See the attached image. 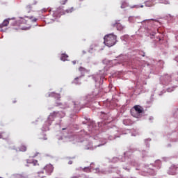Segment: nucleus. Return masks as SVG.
I'll use <instances>...</instances> for the list:
<instances>
[{
  "label": "nucleus",
  "mask_w": 178,
  "mask_h": 178,
  "mask_svg": "<svg viewBox=\"0 0 178 178\" xmlns=\"http://www.w3.org/2000/svg\"><path fill=\"white\" fill-rule=\"evenodd\" d=\"M116 35H115L113 33H110L108 35H106L104 38V43L107 47H113L115 44H116Z\"/></svg>",
  "instance_id": "1"
},
{
  "label": "nucleus",
  "mask_w": 178,
  "mask_h": 178,
  "mask_svg": "<svg viewBox=\"0 0 178 178\" xmlns=\"http://www.w3.org/2000/svg\"><path fill=\"white\" fill-rule=\"evenodd\" d=\"M144 112V109L140 106L136 105L134 106L131 109V116L134 118H136V119H140L141 118V113Z\"/></svg>",
  "instance_id": "2"
},
{
  "label": "nucleus",
  "mask_w": 178,
  "mask_h": 178,
  "mask_svg": "<svg viewBox=\"0 0 178 178\" xmlns=\"http://www.w3.org/2000/svg\"><path fill=\"white\" fill-rule=\"evenodd\" d=\"M73 10H74V8L72 7L65 11H62V8L59 7L57 8L56 12L57 13H59L60 16H62V15H66V13H72Z\"/></svg>",
  "instance_id": "3"
},
{
  "label": "nucleus",
  "mask_w": 178,
  "mask_h": 178,
  "mask_svg": "<svg viewBox=\"0 0 178 178\" xmlns=\"http://www.w3.org/2000/svg\"><path fill=\"white\" fill-rule=\"evenodd\" d=\"M111 26L112 27H116L117 30H118L119 31H122V30L124 29V26H123V25H122V24H120L118 21H115L114 23H113Z\"/></svg>",
  "instance_id": "4"
},
{
  "label": "nucleus",
  "mask_w": 178,
  "mask_h": 178,
  "mask_svg": "<svg viewBox=\"0 0 178 178\" xmlns=\"http://www.w3.org/2000/svg\"><path fill=\"white\" fill-rule=\"evenodd\" d=\"M44 170H46V172H47V173L50 175V173H52L54 172V165L48 164L44 168Z\"/></svg>",
  "instance_id": "5"
},
{
  "label": "nucleus",
  "mask_w": 178,
  "mask_h": 178,
  "mask_svg": "<svg viewBox=\"0 0 178 178\" xmlns=\"http://www.w3.org/2000/svg\"><path fill=\"white\" fill-rule=\"evenodd\" d=\"M7 26H9V20L5 19L2 24H0V29H2L3 27H7Z\"/></svg>",
  "instance_id": "6"
},
{
  "label": "nucleus",
  "mask_w": 178,
  "mask_h": 178,
  "mask_svg": "<svg viewBox=\"0 0 178 178\" xmlns=\"http://www.w3.org/2000/svg\"><path fill=\"white\" fill-rule=\"evenodd\" d=\"M44 172H38L35 175V178H44Z\"/></svg>",
  "instance_id": "7"
},
{
  "label": "nucleus",
  "mask_w": 178,
  "mask_h": 178,
  "mask_svg": "<svg viewBox=\"0 0 178 178\" xmlns=\"http://www.w3.org/2000/svg\"><path fill=\"white\" fill-rule=\"evenodd\" d=\"M67 58H69V56H67V55L65 54H63L61 55L60 60H63V61L67 60Z\"/></svg>",
  "instance_id": "8"
},
{
  "label": "nucleus",
  "mask_w": 178,
  "mask_h": 178,
  "mask_svg": "<svg viewBox=\"0 0 178 178\" xmlns=\"http://www.w3.org/2000/svg\"><path fill=\"white\" fill-rule=\"evenodd\" d=\"M19 151H21L22 152H26V151H27V147H26V145H22L19 147Z\"/></svg>",
  "instance_id": "9"
},
{
  "label": "nucleus",
  "mask_w": 178,
  "mask_h": 178,
  "mask_svg": "<svg viewBox=\"0 0 178 178\" xmlns=\"http://www.w3.org/2000/svg\"><path fill=\"white\" fill-rule=\"evenodd\" d=\"M27 163H32L33 166H37L38 165V161L37 160H33L31 162H29V160H26Z\"/></svg>",
  "instance_id": "10"
},
{
  "label": "nucleus",
  "mask_w": 178,
  "mask_h": 178,
  "mask_svg": "<svg viewBox=\"0 0 178 178\" xmlns=\"http://www.w3.org/2000/svg\"><path fill=\"white\" fill-rule=\"evenodd\" d=\"M51 95H53V97H56L58 99H60V95L56 94V93H51Z\"/></svg>",
  "instance_id": "11"
},
{
  "label": "nucleus",
  "mask_w": 178,
  "mask_h": 178,
  "mask_svg": "<svg viewBox=\"0 0 178 178\" xmlns=\"http://www.w3.org/2000/svg\"><path fill=\"white\" fill-rule=\"evenodd\" d=\"M67 0H60V5H65Z\"/></svg>",
  "instance_id": "12"
},
{
  "label": "nucleus",
  "mask_w": 178,
  "mask_h": 178,
  "mask_svg": "<svg viewBox=\"0 0 178 178\" xmlns=\"http://www.w3.org/2000/svg\"><path fill=\"white\" fill-rule=\"evenodd\" d=\"M39 154H40L39 152H35V153H33L32 156L33 158H35V156H38Z\"/></svg>",
  "instance_id": "13"
},
{
  "label": "nucleus",
  "mask_w": 178,
  "mask_h": 178,
  "mask_svg": "<svg viewBox=\"0 0 178 178\" xmlns=\"http://www.w3.org/2000/svg\"><path fill=\"white\" fill-rule=\"evenodd\" d=\"M77 80H79V77H76L74 79V84H79V82L77 81Z\"/></svg>",
  "instance_id": "14"
},
{
  "label": "nucleus",
  "mask_w": 178,
  "mask_h": 178,
  "mask_svg": "<svg viewBox=\"0 0 178 178\" xmlns=\"http://www.w3.org/2000/svg\"><path fill=\"white\" fill-rule=\"evenodd\" d=\"M72 63H73V65H76V60H74V61H72Z\"/></svg>",
  "instance_id": "15"
},
{
  "label": "nucleus",
  "mask_w": 178,
  "mask_h": 178,
  "mask_svg": "<svg viewBox=\"0 0 178 178\" xmlns=\"http://www.w3.org/2000/svg\"><path fill=\"white\" fill-rule=\"evenodd\" d=\"M90 170H94V168H92V165H90Z\"/></svg>",
  "instance_id": "16"
},
{
  "label": "nucleus",
  "mask_w": 178,
  "mask_h": 178,
  "mask_svg": "<svg viewBox=\"0 0 178 178\" xmlns=\"http://www.w3.org/2000/svg\"><path fill=\"white\" fill-rule=\"evenodd\" d=\"M71 178H79L78 176H74V177H72Z\"/></svg>",
  "instance_id": "17"
},
{
  "label": "nucleus",
  "mask_w": 178,
  "mask_h": 178,
  "mask_svg": "<svg viewBox=\"0 0 178 178\" xmlns=\"http://www.w3.org/2000/svg\"><path fill=\"white\" fill-rule=\"evenodd\" d=\"M47 10V9L44 8L42 10V12H45Z\"/></svg>",
  "instance_id": "18"
},
{
  "label": "nucleus",
  "mask_w": 178,
  "mask_h": 178,
  "mask_svg": "<svg viewBox=\"0 0 178 178\" xmlns=\"http://www.w3.org/2000/svg\"><path fill=\"white\" fill-rule=\"evenodd\" d=\"M87 169L88 172L90 170L89 168H85V170Z\"/></svg>",
  "instance_id": "19"
},
{
  "label": "nucleus",
  "mask_w": 178,
  "mask_h": 178,
  "mask_svg": "<svg viewBox=\"0 0 178 178\" xmlns=\"http://www.w3.org/2000/svg\"><path fill=\"white\" fill-rule=\"evenodd\" d=\"M171 175H176V172H174V173H171Z\"/></svg>",
  "instance_id": "20"
},
{
  "label": "nucleus",
  "mask_w": 178,
  "mask_h": 178,
  "mask_svg": "<svg viewBox=\"0 0 178 178\" xmlns=\"http://www.w3.org/2000/svg\"><path fill=\"white\" fill-rule=\"evenodd\" d=\"M140 8H144V6H140Z\"/></svg>",
  "instance_id": "21"
},
{
  "label": "nucleus",
  "mask_w": 178,
  "mask_h": 178,
  "mask_svg": "<svg viewBox=\"0 0 178 178\" xmlns=\"http://www.w3.org/2000/svg\"><path fill=\"white\" fill-rule=\"evenodd\" d=\"M96 171L98 172V169L96 168Z\"/></svg>",
  "instance_id": "22"
},
{
  "label": "nucleus",
  "mask_w": 178,
  "mask_h": 178,
  "mask_svg": "<svg viewBox=\"0 0 178 178\" xmlns=\"http://www.w3.org/2000/svg\"><path fill=\"white\" fill-rule=\"evenodd\" d=\"M14 30H17V29H16V28H14Z\"/></svg>",
  "instance_id": "23"
},
{
  "label": "nucleus",
  "mask_w": 178,
  "mask_h": 178,
  "mask_svg": "<svg viewBox=\"0 0 178 178\" xmlns=\"http://www.w3.org/2000/svg\"><path fill=\"white\" fill-rule=\"evenodd\" d=\"M16 102V101H14L13 103L15 104Z\"/></svg>",
  "instance_id": "24"
}]
</instances>
